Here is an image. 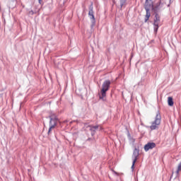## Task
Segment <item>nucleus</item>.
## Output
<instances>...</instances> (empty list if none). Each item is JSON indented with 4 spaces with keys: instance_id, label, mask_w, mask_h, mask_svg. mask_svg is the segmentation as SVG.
<instances>
[{
    "instance_id": "nucleus-6",
    "label": "nucleus",
    "mask_w": 181,
    "mask_h": 181,
    "mask_svg": "<svg viewBox=\"0 0 181 181\" xmlns=\"http://www.w3.org/2000/svg\"><path fill=\"white\" fill-rule=\"evenodd\" d=\"M94 9V7L93 6V3L89 6V12L88 16L90 19H92V24L91 28L94 27L95 25V18H94V11H93Z\"/></svg>"
},
{
    "instance_id": "nucleus-1",
    "label": "nucleus",
    "mask_w": 181,
    "mask_h": 181,
    "mask_svg": "<svg viewBox=\"0 0 181 181\" xmlns=\"http://www.w3.org/2000/svg\"><path fill=\"white\" fill-rule=\"evenodd\" d=\"M162 2L160 1L158 5L153 8V4L152 3V1H148V0L146 1L144 6V8L146 12V17L144 19L145 23H146V22L149 21V18H151V11H153V9H156V11H158V9H160V8H162V6H160Z\"/></svg>"
},
{
    "instance_id": "nucleus-8",
    "label": "nucleus",
    "mask_w": 181,
    "mask_h": 181,
    "mask_svg": "<svg viewBox=\"0 0 181 181\" xmlns=\"http://www.w3.org/2000/svg\"><path fill=\"white\" fill-rule=\"evenodd\" d=\"M98 125L96 126H89L90 131L91 132L92 136H94L95 135V132H97V129H98Z\"/></svg>"
},
{
    "instance_id": "nucleus-11",
    "label": "nucleus",
    "mask_w": 181,
    "mask_h": 181,
    "mask_svg": "<svg viewBox=\"0 0 181 181\" xmlns=\"http://www.w3.org/2000/svg\"><path fill=\"white\" fill-rule=\"evenodd\" d=\"M154 22H160V16L158 13H155Z\"/></svg>"
},
{
    "instance_id": "nucleus-17",
    "label": "nucleus",
    "mask_w": 181,
    "mask_h": 181,
    "mask_svg": "<svg viewBox=\"0 0 181 181\" xmlns=\"http://www.w3.org/2000/svg\"><path fill=\"white\" fill-rule=\"evenodd\" d=\"M168 6H170V4H168Z\"/></svg>"
},
{
    "instance_id": "nucleus-15",
    "label": "nucleus",
    "mask_w": 181,
    "mask_h": 181,
    "mask_svg": "<svg viewBox=\"0 0 181 181\" xmlns=\"http://www.w3.org/2000/svg\"><path fill=\"white\" fill-rule=\"evenodd\" d=\"M39 4L42 5V0H38Z\"/></svg>"
},
{
    "instance_id": "nucleus-12",
    "label": "nucleus",
    "mask_w": 181,
    "mask_h": 181,
    "mask_svg": "<svg viewBox=\"0 0 181 181\" xmlns=\"http://www.w3.org/2000/svg\"><path fill=\"white\" fill-rule=\"evenodd\" d=\"M127 5V0H120V8Z\"/></svg>"
},
{
    "instance_id": "nucleus-5",
    "label": "nucleus",
    "mask_w": 181,
    "mask_h": 181,
    "mask_svg": "<svg viewBox=\"0 0 181 181\" xmlns=\"http://www.w3.org/2000/svg\"><path fill=\"white\" fill-rule=\"evenodd\" d=\"M139 156V149L134 148L132 156L133 159L132 165V170H134V169L135 168V163H136V160H138Z\"/></svg>"
},
{
    "instance_id": "nucleus-4",
    "label": "nucleus",
    "mask_w": 181,
    "mask_h": 181,
    "mask_svg": "<svg viewBox=\"0 0 181 181\" xmlns=\"http://www.w3.org/2000/svg\"><path fill=\"white\" fill-rule=\"evenodd\" d=\"M49 127L56 128L59 122V118L55 114H52L49 116Z\"/></svg>"
},
{
    "instance_id": "nucleus-10",
    "label": "nucleus",
    "mask_w": 181,
    "mask_h": 181,
    "mask_svg": "<svg viewBox=\"0 0 181 181\" xmlns=\"http://www.w3.org/2000/svg\"><path fill=\"white\" fill-rule=\"evenodd\" d=\"M168 104L170 107H173V98L168 97Z\"/></svg>"
},
{
    "instance_id": "nucleus-2",
    "label": "nucleus",
    "mask_w": 181,
    "mask_h": 181,
    "mask_svg": "<svg viewBox=\"0 0 181 181\" xmlns=\"http://www.w3.org/2000/svg\"><path fill=\"white\" fill-rule=\"evenodd\" d=\"M111 86V81L106 80L103 82L102 85V89L100 90V95H99L100 100L103 101H107V92L110 90V86Z\"/></svg>"
},
{
    "instance_id": "nucleus-9",
    "label": "nucleus",
    "mask_w": 181,
    "mask_h": 181,
    "mask_svg": "<svg viewBox=\"0 0 181 181\" xmlns=\"http://www.w3.org/2000/svg\"><path fill=\"white\" fill-rule=\"evenodd\" d=\"M159 23H160V21L153 22V29H154L155 33H158V30L159 29Z\"/></svg>"
},
{
    "instance_id": "nucleus-16",
    "label": "nucleus",
    "mask_w": 181,
    "mask_h": 181,
    "mask_svg": "<svg viewBox=\"0 0 181 181\" xmlns=\"http://www.w3.org/2000/svg\"><path fill=\"white\" fill-rule=\"evenodd\" d=\"M173 1L175 0H170V4H173Z\"/></svg>"
},
{
    "instance_id": "nucleus-3",
    "label": "nucleus",
    "mask_w": 181,
    "mask_h": 181,
    "mask_svg": "<svg viewBox=\"0 0 181 181\" xmlns=\"http://www.w3.org/2000/svg\"><path fill=\"white\" fill-rule=\"evenodd\" d=\"M161 121H162V116H160V113L159 112H157L154 121L151 122V125L150 126V129H151V131L159 129V127L160 125Z\"/></svg>"
},
{
    "instance_id": "nucleus-13",
    "label": "nucleus",
    "mask_w": 181,
    "mask_h": 181,
    "mask_svg": "<svg viewBox=\"0 0 181 181\" xmlns=\"http://www.w3.org/2000/svg\"><path fill=\"white\" fill-rule=\"evenodd\" d=\"M54 127H52V126H49V128L48 129V132H47V134L48 135H50L51 132H52V129H53Z\"/></svg>"
},
{
    "instance_id": "nucleus-14",
    "label": "nucleus",
    "mask_w": 181,
    "mask_h": 181,
    "mask_svg": "<svg viewBox=\"0 0 181 181\" xmlns=\"http://www.w3.org/2000/svg\"><path fill=\"white\" fill-rule=\"evenodd\" d=\"M29 13H30V15H33V13H35L33 12V11H30L29 12Z\"/></svg>"
},
{
    "instance_id": "nucleus-7",
    "label": "nucleus",
    "mask_w": 181,
    "mask_h": 181,
    "mask_svg": "<svg viewBox=\"0 0 181 181\" xmlns=\"http://www.w3.org/2000/svg\"><path fill=\"white\" fill-rule=\"evenodd\" d=\"M156 147V144L153 142H148L144 146V151L148 152V151L151 149H153V148Z\"/></svg>"
}]
</instances>
